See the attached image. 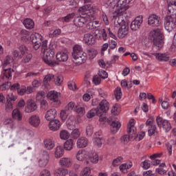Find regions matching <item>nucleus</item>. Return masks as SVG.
Wrapping results in <instances>:
<instances>
[{
    "label": "nucleus",
    "instance_id": "4be33fe9",
    "mask_svg": "<svg viewBox=\"0 0 176 176\" xmlns=\"http://www.w3.org/2000/svg\"><path fill=\"white\" fill-rule=\"evenodd\" d=\"M61 124L58 120H52L49 123L50 129L52 131H57L60 129Z\"/></svg>",
    "mask_w": 176,
    "mask_h": 176
},
{
    "label": "nucleus",
    "instance_id": "864d4df0",
    "mask_svg": "<svg viewBox=\"0 0 176 176\" xmlns=\"http://www.w3.org/2000/svg\"><path fill=\"white\" fill-rule=\"evenodd\" d=\"M12 54L14 58H18V60H20V58H23V55H21V54H20V52L17 50H12Z\"/></svg>",
    "mask_w": 176,
    "mask_h": 176
},
{
    "label": "nucleus",
    "instance_id": "e2e57ef3",
    "mask_svg": "<svg viewBox=\"0 0 176 176\" xmlns=\"http://www.w3.org/2000/svg\"><path fill=\"white\" fill-rule=\"evenodd\" d=\"M154 45L157 46V48L162 49L163 47V40L157 39L153 41Z\"/></svg>",
    "mask_w": 176,
    "mask_h": 176
},
{
    "label": "nucleus",
    "instance_id": "6ab92c4d",
    "mask_svg": "<svg viewBox=\"0 0 176 176\" xmlns=\"http://www.w3.org/2000/svg\"><path fill=\"white\" fill-rule=\"evenodd\" d=\"M54 79V74H47L45 76L43 84L45 89H50V82H52Z\"/></svg>",
    "mask_w": 176,
    "mask_h": 176
},
{
    "label": "nucleus",
    "instance_id": "a878e982",
    "mask_svg": "<svg viewBox=\"0 0 176 176\" xmlns=\"http://www.w3.org/2000/svg\"><path fill=\"white\" fill-rule=\"evenodd\" d=\"M122 124L118 120H114L112 122L111 124V131L113 134H116L118 131H119V129H120Z\"/></svg>",
    "mask_w": 176,
    "mask_h": 176
},
{
    "label": "nucleus",
    "instance_id": "f257e3e1",
    "mask_svg": "<svg viewBox=\"0 0 176 176\" xmlns=\"http://www.w3.org/2000/svg\"><path fill=\"white\" fill-rule=\"evenodd\" d=\"M98 8L95 6L86 4L78 9L79 13L82 16L74 19V23L76 27H83L87 21H93L96 19Z\"/></svg>",
    "mask_w": 176,
    "mask_h": 176
},
{
    "label": "nucleus",
    "instance_id": "bb28decb",
    "mask_svg": "<svg viewBox=\"0 0 176 176\" xmlns=\"http://www.w3.org/2000/svg\"><path fill=\"white\" fill-rule=\"evenodd\" d=\"M68 169H67V168H65L64 166L57 168L54 173V175L56 176H66L68 175Z\"/></svg>",
    "mask_w": 176,
    "mask_h": 176
},
{
    "label": "nucleus",
    "instance_id": "603ef678",
    "mask_svg": "<svg viewBox=\"0 0 176 176\" xmlns=\"http://www.w3.org/2000/svg\"><path fill=\"white\" fill-rule=\"evenodd\" d=\"M129 168H131V164H122L120 166V170L122 171V173H126Z\"/></svg>",
    "mask_w": 176,
    "mask_h": 176
},
{
    "label": "nucleus",
    "instance_id": "cd10ccee",
    "mask_svg": "<svg viewBox=\"0 0 176 176\" xmlns=\"http://www.w3.org/2000/svg\"><path fill=\"white\" fill-rule=\"evenodd\" d=\"M152 56H155L158 61H168L170 60V56L167 54L154 53L152 54Z\"/></svg>",
    "mask_w": 176,
    "mask_h": 176
},
{
    "label": "nucleus",
    "instance_id": "b1692460",
    "mask_svg": "<svg viewBox=\"0 0 176 176\" xmlns=\"http://www.w3.org/2000/svg\"><path fill=\"white\" fill-rule=\"evenodd\" d=\"M150 35L153 41H157V39H163V35L160 29H155L151 32Z\"/></svg>",
    "mask_w": 176,
    "mask_h": 176
},
{
    "label": "nucleus",
    "instance_id": "e433bc0d",
    "mask_svg": "<svg viewBox=\"0 0 176 176\" xmlns=\"http://www.w3.org/2000/svg\"><path fill=\"white\" fill-rule=\"evenodd\" d=\"M64 149L65 151H72L74 149V140L72 139H69L64 143Z\"/></svg>",
    "mask_w": 176,
    "mask_h": 176
},
{
    "label": "nucleus",
    "instance_id": "c9c22d12",
    "mask_svg": "<svg viewBox=\"0 0 176 176\" xmlns=\"http://www.w3.org/2000/svg\"><path fill=\"white\" fill-rule=\"evenodd\" d=\"M23 25L28 30H32V28H34V25H35V24L34 23V21H32V19H25L23 21Z\"/></svg>",
    "mask_w": 176,
    "mask_h": 176
},
{
    "label": "nucleus",
    "instance_id": "20e7f679",
    "mask_svg": "<svg viewBox=\"0 0 176 176\" xmlns=\"http://www.w3.org/2000/svg\"><path fill=\"white\" fill-rule=\"evenodd\" d=\"M72 56L76 64H83L87 60V54L83 52L82 45H76L73 47Z\"/></svg>",
    "mask_w": 176,
    "mask_h": 176
},
{
    "label": "nucleus",
    "instance_id": "052dcab7",
    "mask_svg": "<svg viewBox=\"0 0 176 176\" xmlns=\"http://www.w3.org/2000/svg\"><path fill=\"white\" fill-rule=\"evenodd\" d=\"M74 16H75V14H74V13L69 14L66 16L63 17L62 21H65V23H68V22H69L70 20H72V19H74Z\"/></svg>",
    "mask_w": 176,
    "mask_h": 176
},
{
    "label": "nucleus",
    "instance_id": "c756f323",
    "mask_svg": "<svg viewBox=\"0 0 176 176\" xmlns=\"http://www.w3.org/2000/svg\"><path fill=\"white\" fill-rule=\"evenodd\" d=\"M44 148L47 151H52L55 146L54 141L52 139H46L43 141Z\"/></svg>",
    "mask_w": 176,
    "mask_h": 176
},
{
    "label": "nucleus",
    "instance_id": "a19ab883",
    "mask_svg": "<svg viewBox=\"0 0 176 176\" xmlns=\"http://www.w3.org/2000/svg\"><path fill=\"white\" fill-rule=\"evenodd\" d=\"M5 126H8L10 129H14L16 127V123L12 118H8L3 122Z\"/></svg>",
    "mask_w": 176,
    "mask_h": 176
},
{
    "label": "nucleus",
    "instance_id": "37998d69",
    "mask_svg": "<svg viewBox=\"0 0 176 176\" xmlns=\"http://www.w3.org/2000/svg\"><path fill=\"white\" fill-rule=\"evenodd\" d=\"M123 162V157H118L117 158L114 159L112 162L113 167H118V166H120L121 163Z\"/></svg>",
    "mask_w": 176,
    "mask_h": 176
},
{
    "label": "nucleus",
    "instance_id": "c85d7f7f",
    "mask_svg": "<svg viewBox=\"0 0 176 176\" xmlns=\"http://www.w3.org/2000/svg\"><path fill=\"white\" fill-rule=\"evenodd\" d=\"M12 119H14V120H17L18 122H21V120H23V114H21L20 110L17 109L12 111Z\"/></svg>",
    "mask_w": 176,
    "mask_h": 176
},
{
    "label": "nucleus",
    "instance_id": "9b49d317",
    "mask_svg": "<svg viewBox=\"0 0 176 176\" xmlns=\"http://www.w3.org/2000/svg\"><path fill=\"white\" fill-rule=\"evenodd\" d=\"M160 23H162L160 16L156 14H151L148 16V25H151V27H159V25H160Z\"/></svg>",
    "mask_w": 176,
    "mask_h": 176
},
{
    "label": "nucleus",
    "instance_id": "7ed1b4c3",
    "mask_svg": "<svg viewBox=\"0 0 176 176\" xmlns=\"http://www.w3.org/2000/svg\"><path fill=\"white\" fill-rule=\"evenodd\" d=\"M114 21L115 26L117 28L120 27L118 30V35L120 38H124L129 32V21L122 16V13L117 14Z\"/></svg>",
    "mask_w": 176,
    "mask_h": 176
},
{
    "label": "nucleus",
    "instance_id": "58836bf2",
    "mask_svg": "<svg viewBox=\"0 0 176 176\" xmlns=\"http://www.w3.org/2000/svg\"><path fill=\"white\" fill-rule=\"evenodd\" d=\"M166 164L162 163L159 166V168H156V172L161 175H164L167 173V170L165 169Z\"/></svg>",
    "mask_w": 176,
    "mask_h": 176
},
{
    "label": "nucleus",
    "instance_id": "09e8293b",
    "mask_svg": "<svg viewBox=\"0 0 176 176\" xmlns=\"http://www.w3.org/2000/svg\"><path fill=\"white\" fill-rule=\"evenodd\" d=\"M97 50H94V49H89L87 50V55L89 56V58L93 59L94 58V57H96V56H97Z\"/></svg>",
    "mask_w": 176,
    "mask_h": 176
},
{
    "label": "nucleus",
    "instance_id": "f8f14e48",
    "mask_svg": "<svg viewBox=\"0 0 176 176\" xmlns=\"http://www.w3.org/2000/svg\"><path fill=\"white\" fill-rule=\"evenodd\" d=\"M38 107L36 106V103L32 100H28L27 101V104L25 108V111L26 113H31L34 111H36Z\"/></svg>",
    "mask_w": 176,
    "mask_h": 176
},
{
    "label": "nucleus",
    "instance_id": "f03ea898",
    "mask_svg": "<svg viewBox=\"0 0 176 176\" xmlns=\"http://www.w3.org/2000/svg\"><path fill=\"white\" fill-rule=\"evenodd\" d=\"M42 52L43 53V60L45 64H47L50 67L58 65V61L53 60L55 54L54 50L50 49L47 47V40H45L42 43Z\"/></svg>",
    "mask_w": 176,
    "mask_h": 176
},
{
    "label": "nucleus",
    "instance_id": "6e6d98bb",
    "mask_svg": "<svg viewBox=\"0 0 176 176\" xmlns=\"http://www.w3.org/2000/svg\"><path fill=\"white\" fill-rule=\"evenodd\" d=\"M115 97L116 100H120L122 98V89L117 87L115 90Z\"/></svg>",
    "mask_w": 176,
    "mask_h": 176
},
{
    "label": "nucleus",
    "instance_id": "5fc2aeb1",
    "mask_svg": "<svg viewBox=\"0 0 176 176\" xmlns=\"http://www.w3.org/2000/svg\"><path fill=\"white\" fill-rule=\"evenodd\" d=\"M140 166L144 168V170H148V168L151 167V161L146 160L141 163Z\"/></svg>",
    "mask_w": 176,
    "mask_h": 176
},
{
    "label": "nucleus",
    "instance_id": "1a4fd4ad",
    "mask_svg": "<svg viewBox=\"0 0 176 176\" xmlns=\"http://www.w3.org/2000/svg\"><path fill=\"white\" fill-rule=\"evenodd\" d=\"M31 39L33 43V49L38 50V49L41 47V45H42V39H43V37L41 34L34 33L31 35Z\"/></svg>",
    "mask_w": 176,
    "mask_h": 176
},
{
    "label": "nucleus",
    "instance_id": "0eeeda50",
    "mask_svg": "<svg viewBox=\"0 0 176 176\" xmlns=\"http://www.w3.org/2000/svg\"><path fill=\"white\" fill-rule=\"evenodd\" d=\"M164 27L165 30L168 31V32L176 28V14H170L166 16L164 21Z\"/></svg>",
    "mask_w": 176,
    "mask_h": 176
},
{
    "label": "nucleus",
    "instance_id": "f704fd0d",
    "mask_svg": "<svg viewBox=\"0 0 176 176\" xmlns=\"http://www.w3.org/2000/svg\"><path fill=\"white\" fill-rule=\"evenodd\" d=\"M56 60L58 61H67L68 60V54L65 52H59L56 54Z\"/></svg>",
    "mask_w": 176,
    "mask_h": 176
},
{
    "label": "nucleus",
    "instance_id": "dca6fc26",
    "mask_svg": "<svg viewBox=\"0 0 176 176\" xmlns=\"http://www.w3.org/2000/svg\"><path fill=\"white\" fill-rule=\"evenodd\" d=\"M82 42L86 45H94L96 43V38L93 33H87L84 35Z\"/></svg>",
    "mask_w": 176,
    "mask_h": 176
},
{
    "label": "nucleus",
    "instance_id": "412c9836",
    "mask_svg": "<svg viewBox=\"0 0 176 176\" xmlns=\"http://www.w3.org/2000/svg\"><path fill=\"white\" fill-rule=\"evenodd\" d=\"M96 109H99L100 112L102 113V116L104 113L107 112L109 109V104L107 100H103L99 103V106Z\"/></svg>",
    "mask_w": 176,
    "mask_h": 176
},
{
    "label": "nucleus",
    "instance_id": "79ce46f5",
    "mask_svg": "<svg viewBox=\"0 0 176 176\" xmlns=\"http://www.w3.org/2000/svg\"><path fill=\"white\" fill-rule=\"evenodd\" d=\"M59 137L60 140L65 141V140H68V138H69V133L67 130H62L59 133Z\"/></svg>",
    "mask_w": 176,
    "mask_h": 176
},
{
    "label": "nucleus",
    "instance_id": "680f3d73",
    "mask_svg": "<svg viewBox=\"0 0 176 176\" xmlns=\"http://www.w3.org/2000/svg\"><path fill=\"white\" fill-rule=\"evenodd\" d=\"M98 76L100 78H102V79H107V78H108V73H107L105 70L100 69L98 72Z\"/></svg>",
    "mask_w": 176,
    "mask_h": 176
},
{
    "label": "nucleus",
    "instance_id": "4468645a",
    "mask_svg": "<svg viewBox=\"0 0 176 176\" xmlns=\"http://www.w3.org/2000/svg\"><path fill=\"white\" fill-rule=\"evenodd\" d=\"M142 16H138L133 20L130 25L131 30L132 31H137L140 27H141V25L142 24Z\"/></svg>",
    "mask_w": 176,
    "mask_h": 176
},
{
    "label": "nucleus",
    "instance_id": "39448f33",
    "mask_svg": "<svg viewBox=\"0 0 176 176\" xmlns=\"http://www.w3.org/2000/svg\"><path fill=\"white\" fill-rule=\"evenodd\" d=\"M133 0H109L107 2V5L111 6L113 9H116V13L117 14H120V13H123L124 10V6L127 5V3H130Z\"/></svg>",
    "mask_w": 176,
    "mask_h": 176
},
{
    "label": "nucleus",
    "instance_id": "393cba45",
    "mask_svg": "<svg viewBox=\"0 0 176 176\" xmlns=\"http://www.w3.org/2000/svg\"><path fill=\"white\" fill-rule=\"evenodd\" d=\"M88 158L91 163H94L95 164L98 163V160L100 159L98 157V153L95 151H91L88 153Z\"/></svg>",
    "mask_w": 176,
    "mask_h": 176
},
{
    "label": "nucleus",
    "instance_id": "69168bd1",
    "mask_svg": "<svg viewBox=\"0 0 176 176\" xmlns=\"http://www.w3.org/2000/svg\"><path fill=\"white\" fill-rule=\"evenodd\" d=\"M61 34V30L56 29L52 33L49 34L50 38H54V36H58Z\"/></svg>",
    "mask_w": 176,
    "mask_h": 176
},
{
    "label": "nucleus",
    "instance_id": "8fccbe9b",
    "mask_svg": "<svg viewBox=\"0 0 176 176\" xmlns=\"http://www.w3.org/2000/svg\"><path fill=\"white\" fill-rule=\"evenodd\" d=\"M94 145L97 148H101V146H102V139H101L100 138H94Z\"/></svg>",
    "mask_w": 176,
    "mask_h": 176
},
{
    "label": "nucleus",
    "instance_id": "de8ad7c7",
    "mask_svg": "<svg viewBox=\"0 0 176 176\" xmlns=\"http://www.w3.org/2000/svg\"><path fill=\"white\" fill-rule=\"evenodd\" d=\"M75 111H76V113H78L80 116H83V115L86 113V110L85 109V107H82L80 106L76 107Z\"/></svg>",
    "mask_w": 176,
    "mask_h": 176
},
{
    "label": "nucleus",
    "instance_id": "13d9d810",
    "mask_svg": "<svg viewBox=\"0 0 176 176\" xmlns=\"http://www.w3.org/2000/svg\"><path fill=\"white\" fill-rule=\"evenodd\" d=\"M71 135L74 139L79 138V137H80V132L79 131V129H76L73 130Z\"/></svg>",
    "mask_w": 176,
    "mask_h": 176
},
{
    "label": "nucleus",
    "instance_id": "3c124183",
    "mask_svg": "<svg viewBox=\"0 0 176 176\" xmlns=\"http://www.w3.org/2000/svg\"><path fill=\"white\" fill-rule=\"evenodd\" d=\"M7 101H10L11 102H14L16 100H17V97L13 93H9L6 97Z\"/></svg>",
    "mask_w": 176,
    "mask_h": 176
},
{
    "label": "nucleus",
    "instance_id": "423d86ee",
    "mask_svg": "<svg viewBox=\"0 0 176 176\" xmlns=\"http://www.w3.org/2000/svg\"><path fill=\"white\" fill-rule=\"evenodd\" d=\"M14 64V59L13 57L8 55L5 57L3 62V68L4 69V76L6 79H12V74L14 72L12 68L8 67V69L6 67H12Z\"/></svg>",
    "mask_w": 176,
    "mask_h": 176
},
{
    "label": "nucleus",
    "instance_id": "f3484780",
    "mask_svg": "<svg viewBox=\"0 0 176 176\" xmlns=\"http://www.w3.org/2000/svg\"><path fill=\"white\" fill-rule=\"evenodd\" d=\"M58 163L61 167H65L66 168L72 167V159L70 157H62Z\"/></svg>",
    "mask_w": 176,
    "mask_h": 176
},
{
    "label": "nucleus",
    "instance_id": "2eb2a0df",
    "mask_svg": "<svg viewBox=\"0 0 176 176\" xmlns=\"http://www.w3.org/2000/svg\"><path fill=\"white\" fill-rule=\"evenodd\" d=\"M89 157V153L85 150H79L76 154V158L78 162H85Z\"/></svg>",
    "mask_w": 176,
    "mask_h": 176
},
{
    "label": "nucleus",
    "instance_id": "0e129e2a",
    "mask_svg": "<svg viewBox=\"0 0 176 176\" xmlns=\"http://www.w3.org/2000/svg\"><path fill=\"white\" fill-rule=\"evenodd\" d=\"M31 58H32V54H28L25 55L22 59V63H27L29 61H31Z\"/></svg>",
    "mask_w": 176,
    "mask_h": 176
},
{
    "label": "nucleus",
    "instance_id": "bf43d9fd",
    "mask_svg": "<svg viewBox=\"0 0 176 176\" xmlns=\"http://www.w3.org/2000/svg\"><path fill=\"white\" fill-rule=\"evenodd\" d=\"M63 76L59 75L56 76L54 82L56 86H60L63 83Z\"/></svg>",
    "mask_w": 176,
    "mask_h": 176
},
{
    "label": "nucleus",
    "instance_id": "c03bdc74",
    "mask_svg": "<svg viewBox=\"0 0 176 176\" xmlns=\"http://www.w3.org/2000/svg\"><path fill=\"white\" fill-rule=\"evenodd\" d=\"M76 107L77 106L75 105V102H70L65 107V111L67 112H71L72 111H74V109H76Z\"/></svg>",
    "mask_w": 176,
    "mask_h": 176
},
{
    "label": "nucleus",
    "instance_id": "49530a36",
    "mask_svg": "<svg viewBox=\"0 0 176 176\" xmlns=\"http://www.w3.org/2000/svg\"><path fill=\"white\" fill-rule=\"evenodd\" d=\"M91 173V169H90L89 167H85L82 170L80 176H93L90 175Z\"/></svg>",
    "mask_w": 176,
    "mask_h": 176
},
{
    "label": "nucleus",
    "instance_id": "72a5a7b5",
    "mask_svg": "<svg viewBox=\"0 0 176 176\" xmlns=\"http://www.w3.org/2000/svg\"><path fill=\"white\" fill-rule=\"evenodd\" d=\"M135 124V122L134 120H131L128 124V127L126 129V131L128 134H134L135 133V126H134Z\"/></svg>",
    "mask_w": 176,
    "mask_h": 176
},
{
    "label": "nucleus",
    "instance_id": "ea45409f",
    "mask_svg": "<svg viewBox=\"0 0 176 176\" xmlns=\"http://www.w3.org/2000/svg\"><path fill=\"white\" fill-rule=\"evenodd\" d=\"M21 39L22 41H24L25 42H27L30 38H31V36H30V32L23 30L21 31Z\"/></svg>",
    "mask_w": 176,
    "mask_h": 176
},
{
    "label": "nucleus",
    "instance_id": "2f4dec72",
    "mask_svg": "<svg viewBox=\"0 0 176 176\" xmlns=\"http://www.w3.org/2000/svg\"><path fill=\"white\" fill-rule=\"evenodd\" d=\"M64 155V148L61 146H58L55 148L54 150V156L56 159H60Z\"/></svg>",
    "mask_w": 176,
    "mask_h": 176
},
{
    "label": "nucleus",
    "instance_id": "a211bd4d",
    "mask_svg": "<svg viewBox=\"0 0 176 176\" xmlns=\"http://www.w3.org/2000/svg\"><path fill=\"white\" fill-rule=\"evenodd\" d=\"M57 116V111L55 109H51L46 111L45 115V119H46L48 122L52 120H54L56 117Z\"/></svg>",
    "mask_w": 176,
    "mask_h": 176
},
{
    "label": "nucleus",
    "instance_id": "473e14b6",
    "mask_svg": "<svg viewBox=\"0 0 176 176\" xmlns=\"http://www.w3.org/2000/svg\"><path fill=\"white\" fill-rule=\"evenodd\" d=\"M96 115H97V116H102V113L100 112V109L98 110L97 109H92L87 113V117L89 119H91V118H94Z\"/></svg>",
    "mask_w": 176,
    "mask_h": 176
},
{
    "label": "nucleus",
    "instance_id": "7c9ffc66",
    "mask_svg": "<svg viewBox=\"0 0 176 176\" xmlns=\"http://www.w3.org/2000/svg\"><path fill=\"white\" fill-rule=\"evenodd\" d=\"M47 98L51 101H54V102H56L58 101V93L55 91H51L47 94Z\"/></svg>",
    "mask_w": 176,
    "mask_h": 176
},
{
    "label": "nucleus",
    "instance_id": "9d476101",
    "mask_svg": "<svg viewBox=\"0 0 176 176\" xmlns=\"http://www.w3.org/2000/svg\"><path fill=\"white\" fill-rule=\"evenodd\" d=\"M157 124L158 127H162L166 133H168L171 130V124L167 120H163L161 117L157 118Z\"/></svg>",
    "mask_w": 176,
    "mask_h": 176
},
{
    "label": "nucleus",
    "instance_id": "4c0bfd02",
    "mask_svg": "<svg viewBox=\"0 0 176 176\" xmlns=\"http://www.w3.org/2000/svg\"><path fill=\"white\" fill-rule=\"evenodd\" d=\"M148 133L149 137H152L153 134L157 135L159 132L157 131V128H156V125H152L151 126H148Z\"/></svg>",
    "mask_w": 176,
    "mask_h": 176
},
{
    "label": "nucleus",
    "instance_id": "a18cd8bd",
    "mask_svg": "<svg viewBox=\"0 0 176 176\" xmlns=\"http://www.w3.org/2000/svg\"><path fill=\"white\" fill-rule=\"evenodd\" d=\"M96 31L98 32V34H99V35H102L104 41H108V35L107 34L105 29H97Z\"/></svg>",
    "mask_w": 176,
    "mask_h": 176
},
{
    "label": "nucleus",
    "instance_id": "aec40b11",
    "mask_svg": "<svg viewBox=\"0 0 176 176\" xmlns=\"http://www.w3.org/2000/svg\"><path fill=\"white\" fill-rule=\"evenodd\" d=\"M168 14L175 16L176 14V0H169L168 3Z\"/></svg>",
    "mask_w": 176,
    "mask_h": 176
},
{
    "label": "nucleus",
    "instance_id": "5701e85b",
    "mask_svg": "<svg viewBox=\"0 0 176 176\" xmlns=\"http://www.w3.org/2000/svg\"><path fill=\"white\" fill-rule=\"evenodd\" d=\"M89 145V140L85 137H81L77 140L76 146L77 148H86Z\"/></svg>",
    "mask_w": 176,
    "mask_h": 176
},
{
    "label": "nucleus",
    "instance_id": "6e6552de",
    "mask_svg": "<svg viewBox=\"0 0 176 176\" xmlns=\"http://www.w3.org/2000/svg\"><path fill=\"white\" fill-rule=\"evenodd\" d=\"M50 160V154L49 152L43 150L39 154V157L38 159V164L39 167H46L49 164V161Z\"/></svg>",
    "mask_w": 176,
    "mask_h": 176
},
{
    "label": "nucleus",
    "instance_id": "ddd939ff",
    "mask_svg": "<svg viewBox=\"0 0 176 176\" xmlns=\"http://www.w3.org/2000/svg\"><path fill=\"white\" fill-rule=\"evenodd\" d=\"M28 122L29 124L32 126V127H39V124H41V118H39V116L34 114L29 118Z\"/></svg>",
    "mask_w": 176,
    "mask_h": 176
},
{
    "label": "nucleus",
    "instance_id": "774afa93",
    "mask_svg": "<svg viewBox=\"0 0 176 176\" xmlns=\"http://www.w3.org/2000/svg\"><path fill=\"white\" fill-rule=\"evenodd\" d=\"M86 134L90 137L93 134V126L88 125L86 128Z\"/></svg>",
    "mask_w": 176,
    "mask_h": 176
},
{
    "label": "nucleus",
    "instance_id": "4d7b16f0",
    "mask_svg": "<svg viewBox=\"0 0 176 176\" xmlns=\"http://www.w3.org/2000/svg\"><path fill=\"white\" fill-rule=\"evenodd\" d=\"M11 82H7L1 85H0L1 91H5V90H8V89H10Z\"/></svg>",
    "mask_w": 176,
    "mask_h": 176
},
{
    "label": "nucleus",
    "instance_id": "338daca9",
    "mask_svg": "<svg viewBox=\"0 0 176 176\" xmlns=\"http://www.w3.org/2000/svg\"><path fill=\"white\" fill-rule=\"evenodd\" d=\"M120 141L122 144H127L130 141V136L129 135H124L121 137Z\"/></svg>",
    "mask_w": 176,
    "mask_h": 176
}]
</instances>
